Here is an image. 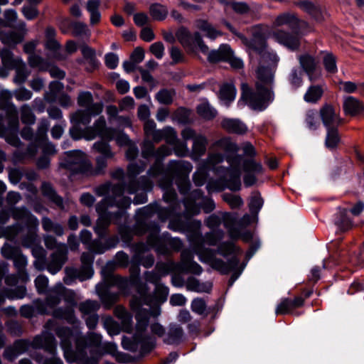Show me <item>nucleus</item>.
<instances>
[{
    "mask_svg": "<svg viewBox=\"0 0 364 364\" xmlns=\"http://www.w3.org/2000/svg\"><path fill=\"white\" fill-rule=\"evenodd\" d=\"M299 62L301 68L306 72L316 70L317 62L315 58L309 54H304L299 56Z\"/></svg>",
    "mask_w": 364,
    "mask_h": 364,
    "instance_id": "obj_64",
    "label": "nucleus"
},
{
    "mask_svg": "<svg viewBox=\"0 0 364 364\" xmlns=\"http://www.w3.org/2000/svg\"><path fill=\"white\" fill-rule=\"evenodd\" d=\"M184 338L183 328L176 323L170 324L167 334L164 338V343L168 345H178Z\"/></svg>",
    "mask_w": 364,
    "mask_h": 364,
    "instance_id": "obj_40",
    "label": "nucleus"
},
{
    "mask_svg": "<svg viewBox=\"0 0 364 364\" xmlns=\"http://www.w3.org/2000/svg\"><path fill=\"white\" fill-rule=\"evenodd\" d=\"M117 287L119 291L129 295L132 285V280L129 277H123L119 275L108 274L105 282L97 284L95 287L96 293L100 299L105 309H110L118 301L119 294L110 291L111 287Z\"/></svg>",
    "mask_w": 364,
    "mask_h": 364,
    "instance_id": "obj_10",
    "label": "nucleus"
},
{
    "mask_svg": "<svg viewBox=\"0 0 364 364\" xmlns=\"http://www.w3.org/2000/svg\"><path fill=\"white\" fill-rule=\"evenodd\" d=\"M237 220V213H223L220 215L212 214L209 215L204 221L205 225L210 229L218 228L221 223L227 229L230 239L237 240L241 236L240 230L235 226Z\"/></svg>",
    "mask_w": 364,
    "mask_h": 364,
    "instance_id": "obj_22",
    "label": "nucleus"
},
{
    "mask_svg": "<svg viewBox=\"0 0 364 364\" xmlns=\"http://www.w3.org/2000/svg\"><path fill=\"white\" fill-rule=\"evenodd\" d=\"M176 37L188 52H195L199 49L203 53H208V46L198 32L191 33L187 28L181 26L176 31Z\"/></svg>",
    "mask_w": 364,
    "mask_h": 364,
    "instance_id": "obj_24",
    "label": "nucleus"
},
{
    "mask_svg": "<svg viewBox=\"0 0 364 364\" xmlns=\"http://www.w3.org/2000/svg\"><path fill=\"white\" fill-rule=\"evenodd\" d=\"M12 217L16 223H20L26 228H36L39 222L38 218L34 216L25 206L11 207L9 208H2L0 210V224L7 223Z\"/></svg>",
    "mask_w": 364,
    "mask_h": 364,
    "instance_id": "obj_21",
    "label": "nucleus"
},
{
    "mask_svg": "<svg viewBox=\"0 0 364 364\" xmlns=\"http://www.w3.org/2000/svg\"><path fill=\"white\" fill-rule=\"evenodd\" d=\"M149 137L152 138V141L145 139L143 141L141 146V154L144 159H154V164L148 170V174L156 177L163 172V161L166 156L171 155L172 149L167 145H161L158 149H155L154 143H159L164 139V129H156Z\"/></svg>",
    "mask_w": 364,
    "mask_h": 364,
    "instance_id": "obj_9",
    "label": "nucleus"
},
{
    "mask_svg": "<svg viewBox=\"0 0 364 364\" xmlns=\"http://www.w3.org/2000/svg\"><path fill=\"white\" fill-rule=\"evenodd\" d=\"M68 26L72 28V34L74 36H80L87 33V25L82 22H71L69 19H65L60 24V30L63 33H66L68 30L65 26Z\"/></svg>",
    "mask_w": 364,
    "mask_h": 364,
    "instance_id": "obj_48",
    "label": "nucleus"
},
{
    "mask_svg": "<svg viewBox=\"0 0 364 364\" xmlns=\"http://www.w3.org/2000/svg\"><path fill=\"white\" fill-rule=\"evenodd\" d=\"M100 307L98 301L88 299L79 304V311L81 312L82 316L85 317L96 314Z\"/></svg>",
    "mask_w": 364,
    "mask_h": 364,
    "instance_id": "obj_63",
    "label": "nucleus"
},
{
    "mask_svg": "<svg viewBox=\"0 0 364 364\" xmlns=\"http://www.w3.org/2000/svg\"><path fill=\"white\" fill-rule=\"evenodd\" d=\"M1 252L4 258L13 260L20 280L24 283L28 282L29 274L26 270L28 259L23 255L21 249L16 246L4 244Z\"/></svg>",
    "mask_w": 364,
    "mask_h": 364,
    "instance_id": "obj_23",
    "label": "nucleus"
},
{
    "mask_svg": "<svg viewBox=\"0 0 364 364\" xmlns=\"http://www.w3.org/2000/svg\"><path fill=\"white\" fill-rule=\"evenodd\" d=\"M140 264L139 262L133 261L129 267V278L132 280V285L134 286L137 295L132 297L130 301V306L133 311L136 313L135 318L137 321L136 333L134 338L141 339L142 350L147 352L150 350L155 344V339L151 337H145L144 333L148 325L149 316H159L160 311L159 308L152 310L142 309V304H151L154 299V296L149 293V287L147 283L140 281Z\"/></svg>",
    "mask_w": 364,
    "mask_h": 364,
    "instance_id": "obj_5",
    "label": "nucleus"
},
{
    "mask_svg": "<svg viewBox=\"0 0 364 364\" xmlns=\"http://www.w3.org/2000/svg\"><path fill=\"white\" fill-rule=\"evenodd\" d=\"M163 198L166 203L169 204L168 208H163L156 203H150L148 205L137 209L136 216L142 220L151 218L156 213L159 219L162 222L166 221L168 218H170L169 222L172 219L176 218L178 208H180V202L177 198L176 191L166 188V191H164Z\"/></svg>",
    "mask_w": 364,
    "mask_h": 364,
    "instance_id": "obj_11",
    "label": "nucleus"
},
{
    "mask_svg": "<svg viewBox=\"0 0 364 364\" xmlns=\"http://www.w3.org/2000/svg\"><path fill=\"white\" fill-rule=\"evenodd\" d=\"M80 49L82 59L79 63L86 65L85 70L88 72H92L98 68L100 61L96 57L95 50L86 44L80 46Z\"/></svg>",
    "mask_w": 364,
    "mask_h": 364,
    "instance_id": "obj_34",
    "label": "nucleus"
},
{
    "mask_svg": "<svg viewBox=\"0 0 364 364\" xmlns=\"http://www.w3.org/2000/svg\"><path fill=\"white\" fill-rule=\"evenodd\" d=\"M52 316L55 318L65 320L73 326H77L76 324L79 323L73 306L57 308L53 311Z\"/></svg>",
    "mask_w": 364,
    "mask_h": 364,
    "instance_id": "obj_42",
    "label": "nucleus"
},
{
    "mask_svg": "<svg viewBox=\"0 0 364 364\" xmlns=\"http://www.w3.org/2000/svg\"><path fill=\"white\" fill-rule=\"evenodd\" d=\"M90 109H77L70 114V122L73 124L80 126L87 125L90 123L92 117L96 116Z\"/></svg>",
    "mask_w": 364,
    "mask_h": 364,
    "instance_id": "obj_47",
    "label": "nucleus"
},
{
    "mask_svg": "<svg viewBox=\"0 0 364 364\" xmlns=\"http://www.w3.org/2000/svg\"><path fill=\"white\" fill-rule=\"evenodd\" d=\"M18 125V110L14 105H11L8 107L5 117L0 114V136L5 137L7 142L14 146L21 144L16 136Z\"/></svg>",
    "mask_w": 364,
    "mask_h": 364,
    "instance_id": "obj_18",
    "label": "nucleus"
},
{
    "mask_svg": "<svg viewBox=\"0 0 364 364\" xmlns=\"http://www.w3.org/2000/svg\"><path fill=\"white\" fill-rule=\"evenodd\" d=\"M196 109L198 115L206 120L213 119L218 114L217 110L207 101L198 105Z\"/></svg>",
    "mask_w": 364,
    "mask_h": 364,
    "instance_id": "obj_61",
    "label": "nucleus"
},
{
    "mask_svg": "<svg viewBox=\"0 0 364 364\" xmlns=\"http://www.w3.org/2000/svg\"><path fill=\"white\" fill-rule=\"evenodd\" d=\"M296 5L315 19L318 21L322 19V11L319 5L308 0L298 1Z\"/></svg>",
    "mask_w": 364,
    "mask_h": 364,
    "instance_id": "obj_52",
    "label": "nucleus"
},
{
    "mask_svg": "<svg viewBox=\"0 0 364 364\" xmlns=\"http://www.w3.org/2000/svg\"><path fill=\"white\" fill-rule=\"evenodd\" d=\"M27 293L24 285H19L14 289L4 288L0 291V306L4 304L6 299L9 300H16L23 299Z\"/></svg>",
    "mask_w": 364,
    "mask_h": 364,
    "instance_id": "obj_39",
    "label": "nucleus"
},
{
    "mask_svg": "<svg viewBox=\"0 0 364 364\" xmlns=\"http://www.w3.org/2000/svg\"><path fill=\"white\" fill-rule=\"evenodd\" d=\"M70 134L74 140L85 139L87 141L100 136L103 140H111L114 136V131L106 126L104 117H100L92 126L81 129L80 126L73 124L70 129Z\"/></svg>",
    "mask_w": 364,
    "mask_h": 364,
    "instance_id": "obj_15",
    "label": "nucleus"
},
{
    "mask_svg": "<svg viewBox=\"0 0 364 364\" xmlns=\"http://www.w3.org/2000/svg\"><path fill=\"white\" fill-rule=\"evenodd\" d=\"M210 152L201 161L193 175L196 186H203L211 171L219 178L210 180L206 188L208 193L218 192L228 188L232 191L240 190V164L242 158L237 155L239 148L230 138L224 137L215 141L210 147Z\"/></svg>",
    "mask_w": 364,
    "mask_h": 364,
    "instance_id": "obj_2",
    "label": "nucleus"
},
{
    "mask_svg": "<svg viewBox=\"0 0 364 364\" xmlns=\"http://www.w3.org/2000/svg\"><path fill=\"white\" fill-rule=\"evenodd\" d=\"M49 127L50 122L48 119H41L38 124V129L36 132V136L35 138V141L42 149L43 155L48 156L50 155H54L56 153V149L55 145L53 144L51 142L48 141L47 132L48 131Z\"/></svg>",
    "mask_w": 364,
    "mask_h": 364,
    "instance_id": "obj_27",
    "label": "nucleus"
},
{
    "mask_svg": "<svg viewBox=\"0 0 364 364\" xmlns=\"http://www.w3.org/2000/svg\"><path fill=\"white\" fill-rule=\"evenodd\" d=\"M187 290L198 293H210L213 284L210 282H200L193 277H189L186 282Z\"/></svg>",
    "mask_w": 364,
    "mask_h": 364,
    "instance_id": "obj_44",
    "label": "nucleus"
},
{
    "mask_svg": "<svg viewBox=\"0 0 364 364\" xmlns=\"http://www.w3.org/2000/svg\"><path fill=\"white\" fill-rule=\"evenodd\" d=\"M114 314L121 321L125 331L129 332L132 328V315L122 305L115 306Z\"/></svg>",
    "mask_w": 364,
    "mask_h": 364,
    "instance_id": "obj_51",
    "label": "nucleus"
},
{
    "mask_svg": "<svg viewBox=\"0 0 364 364\" xmlns=\"http://www.w3.org/2000/svg\"><path fill=\"white\" fill-rule=\"evenodd\" d=\"M24 231V226L20 223L4 228L0 226V237H6L9 239L18 237Z\"/></svg>",
    "mask_w": 364,
    "mask_h": 364,
    "instance_id": "obj_57",
    "label": "nucleus"
},
{
    "mask_svg": "<svg viewBox=\"0 0 364 364\" xmlns=\"http://www.w3.org/2000/svg\"><path fill=\"white\" fill-rule=\"evenodd\" d=\"M196 27L205 33V36L214 40L218 36H221L222 33L215 29L212 24L203 19H198L195 21Z\"/></svg>",
    "mask_w": 364,
    "mask_h": 364,
    "instance_id": "obj_55",
    "label": "nucleus"
},
{
    "mask_svg": "<svg viewBox=\"0 0 364 364\" xmlns=\"http://www.w3.org/2000/svg\"><path fill=\"white\" fill-rule=\"evenodd\" d=\"M168 292V288L163 284H160L156 287L155 286L154 293L149 291L154 296L153 301L151 304H142L141 308L146 310H152L155 308L160 309L159 304L166 301ZM159 311H161V309H159Z\"/></svg>",
    "mask_w": 364,
    "mask_h": 364,
    "instance_id": "obj_36",
    "label": "nucleus"
},
{
    "mask_svg": "<svg viewBox=\"0 0 364 364\" xmlns=\"http://www.w3.org/2000/svg\"><path fill=\"white\" fill-rule=\"evenodd\" d=\"M77 103L80 107L90 109L94 114H100L103 109L102 103L93 102V97L90 92H80L77 97Z\"/></svg>",
    "mask_w": 364,
    "mask_h": 364,
    "instance_id": "obj_37",
    "label": "nucleus"
},
{
    "mask_svg": "<svg viewBox=\"0 0 364 364\" xmlns=\"http://www.w3.org/2000/svg\"><path fill=\"white\" fill-rule=\"evenodd\" d=\"M102 238L93 240L87 248L89 252H84L80 257L81 265L80 268L66 267L65 268V276L63 282L67 285L73 284L76 279L83 282L90 279L94 274L93 263L95 255H102L107 252L105 242Z\"/></svg>",
    "mask_w": 364,
    "mask_h": 364,
    "instance_id": "obj_7",
    "label": "nucleus"
},
{
    "mask_svg": "<svg viewBox=\"0 0 364 364\" xmlns=\"http://www.w3.org/2000/svg\"><path fill=\"white\" fill-rule=\"evenodd\" d=\"M164 140L170 145L173 146L174 153L178 156H185L188 153L186 144H178L177 134L175 129L171 127L164 128Z\"/></svg>",
    "mask_w": 364,
    "mask_h": 364,
    "instance_id": "obj_35",
    "label": "nucleus"
},
{
    "mask_svg": "<svg viewBox=\"0 0 364 364\" xmlns=\"http://www.w3.org/2000/svg\"><path fill=\"white\" fill-rule=\"evenodd\" d=\"M241 158L240 164V181L241 182L242 168L246 173L244 176V183L247 187H250L256 182L255 175L262 171V166L260 163L256 162L254 159H244V156L238 154Z\"/></svg>",
    "mask_w": 364,
    "mask_h": 364,
    "instance_id": "obj_28",
    "label": "nucleus"
},
{
    "mask_svg": "<svg viewBox=\"0 0 364 364\" xmlns=\"http://www.w3.org/2000/svg\"><path fill=\"white\" fill-rule=\"evenodd\" d=\"M296 15L294 13L284 12L277 16L274 19V26H287L292 30L293 26L296 23Z\"/></svg>",
    "mask_w": 364,
    "mask_h": 364,
    "instance_id": "obj_62",
    "label": "nucleus"
},
{
    "mask_svg": "<svg viewBox=\"0 0 364 364\" xmlns=\"http://www.w3.org/2000/svg\"><path fill=\"white\" fill-rule=\"evenodd\" d=\"M193 169L192 164L186 161L171 160L168 162L166 169L157 176H164L159 181V186L166 191V188L174 190L173 188V179L176 178V183L181 194L186 196L191 188V183L188 175Z\"/></svg>",
    "mask_w": 364,
    "mask_h": 364,
    "instance_id": "obj_8",
    "label": "nucleus"
},
{
    "mask_svg": "<svg viewBox=\"0 0 364 364\" xmlns=\"http://www.w3.org/2000/svg\"><path fill=\"white\" fill-rule=\"evenodd\" d=\"M265 42L262 41V48L257 49L260 55V60L257 70L256 90H253L247 83H242V94L238 102L239 105H247L252 109L258 112L264 110L269 105L273 80L272 72L273 60L271 54L265 51Z\"/></svg>",
    "mask_w": 364,
    "mask_h": 364,
    "instance_id": "obj_6",
    "label": "nucleus"
},
{
    "mask_svg": "<svg viewBox=\"0 0 364 364\" xmlns=\"http://www.w3.org/2000/svg\"><path fill=\"white\" fill-rule=\"evenodd\" d=\"M33 346V341L27 339H18L14 341L13 345L7 346L4 351V357L9 361H14L20 355L26 353L30 346Z\"/></svg>",
    "mask_w": 364,
    "mask_h": 364,
    "instance_id": "obj_32",
    "label": "nucleus"
},
{
    "mask_svg": "<svg viewBox=\"0 0 364 364\" xmlns=\"http://www.w3.org/2000/svg\"><path fill=\"white\" fill-rule=\"evenodd\" d=\"M155 269L161 276L165 277L171 272H186L199 275L203 272L202 267L193 260V255L190 250H183L181 253V261L175 262L169 260L158 262Z\"/></svg>",
    "mask_w": 364,
    "mask_h": 364,
    "instance_id": "obj_14",
    "label": "nucleus"
},
{
    "mask_svg": "<svg viewBox=\"0 0 364 364\" xmlns=\"http://www.w3.org/2000/svg\"><path fill=\"white\" fill-rule=\"evenodd\" d=\"M257 217V215L245 214L242 218L238 220L237 219L235 226L240 230L241 238L243 241L248 242L252 237V233L250 231L242 232V230L249 225Z\"/></svg>",
    "mask_w": 364,
    "mask_h": 364,
    "instance_id": "obj_53",
    "label": "nucleus"
},
{
    "mask_svg": "<svg viewBox=\"0 0 364 364\" xmlns=\"http://www.w3.org/2000/svg\"><path fill=\"white\" fill-rule=\"evenodd\" d=\"M94 192L97 196H104L95 208L99 217L94 227V231L97 236L103 238L107 234L112 221L119 224L120 219L125 217L126 210L130 207L132 200L124 196V188L122 185L113 184L109 181L95 187Z\"/></svg>",
    "mask_w": 364,
    "mask_h": 364,
    "instance_id": "obj_3",
    "label": "nucleus"
},
{
    "mask_svg": "<svg viewBox=\"0 0 364 364\" xmlns=\"http://www.w3.org/2000/svg\"><path fill=\"white\" fill-rule=\"evenodd\" d=\"M343 109L346 115L353 117L360 114L364 109V105L355 97L347 96L344 97Z\"/></svg>",
    "mask_w": 364,
    "mask_h": 364,
    "instance_id": "obj_41",
    "label": "nucleus"
},
{
    "mask_svg": "<svg viewBox=\"0 0 364 364\" xmlns=\"http://www.w3.org/2000/svg\"><path fill=\"white\" fill-rule=\"evenodd\" d=\"M208 60L210 63L226 61L231 57V48L228 44L221 45L218 50L208 51Z\"/></svg>",
    "mask_w": 364,
    "mask_h": 364,
    "instance_id": "obj_43",
    "label": "nucleus"
},
{
    "mask_svg": "<svg viewBox=\"0 0 364 364\" xmlns=\"http://www.w3.org/2000/svg\"><path fill=\"white\" fill-rule=\"evenodd\" d=\"M181 136L184 141L192 140L191 158L198 161L206 152L208 139L205 136L197 134L196 132L190 127H186L181 132Z\"/></svg>",
    "mask_w": 364,
    "mask_h": 364,
    "instance_id": "obj_25",
    "label": "nucleus"
},
{
    "mask_svg": "<svg viewBox=\"0 0 364 364\" xmlns=\"http://www.w3.org/2000/svg\"><path fill=\"white\" fill-rule=\"evenodd\" d=\"M132 252L134 253L132 260L139 262L145 268H150L154 264V257L151 254L146 256L142 255L149 250V247L144 242H140L133 244L130 246Z\"/></svg>",
    "mask_w": 364,
    "mask_h": 364,
    "instance_id": "obj_31",
    "label": "nucleus"
},
{
    "mask_svg": "<svg viewBox=\"0 0 364 364\" xmlns=\"http://www.w3.org/2000/svg\"><path fill=\"white\" fill-rule=\"evenodd\" d=\"M65 156L60 161V166L72 174L82 173L87 175L92 169V164L86 154L80 150H72L65 153Z\"/></svg>",
    "mask_w": 364,
    "mask_h": 364,
    "instance_id": "obj_19",
    "label": "nucleus"
},
{
    "mask_svg": "<svg viewBox=\"0 0 364 364\" xmlns=\"http://www.w3.org/2000/svg\"><path fill=\"white\" fill-rule=\"evenodd\" d=\"M68 254L67 245H62L50 255L48 260L46 259V257L35 259L33 266L38 271L46 269L51 274H55L61 270L67 262Z\"/></svg>",
    "mask_w": 364,
    "mask_h": 364,
    "instance_id": "obj_20",
    "label": "nucleus"
},
{
    "mask_svg": "<svg viewBox=\"0 0 364 364\" xmlns=\"http://www.w3.org/2000/svg\"><path fill=\"white\" fill-rule=\"evenodd\" d=\"M274 39L291 50H299L301 42L300 36L296 33H290L282 30L274 31Z\"/></svg>",
    "mask_w": 364,
    "mask_h": 364,
    "instance_id": "obj_33",
    "label": "nucleus"
},
{
    "mask_svg": "<svg viewBox=\"0 0 364 364\" xmlns=\"http://www.w3.org/2000/svg\"><path fill=\"white\" fill-rule=\"evenodd\" d=\"M2 65L5 68L14 69L21 62V58H14L12 52L8 48H4L1 50L0 55Z\"/></svg>",
    "mask_w": 364,
    "mask_h": 364,
    "instance_id": "obj_58",
    "label": "nucleus"
},
{
    "mask_svg": "<svg viewBox=\"0 0 364 364\" xmlns=\"http://www.w3.org/2000/svg\"><path fill=\"white\" fill-rule=\"evenodd\" d=\"M175 96L174 89L163 88L156 92L155 99L161 105H170L173 103Z\"/></svg>",
    "mask_w": 364,
    "mask_h": 364,
    "instance_id": "obj_60",
    "label": "nucleus"
},
{
    "mask_svg": "<svg viewBox=\"0 0 364 364\" xmlns=\"http://www.w3.org/2000/svg\"><path fill=\"white\" fill-rule=\"evenodd\" d=\"M100 4L101 1L100 0H88L87 1L86 9L90 14V23L92 26L96 25L100 22Z\"/></svg>",
    "mask_w": 364,
    "mask_h": 364,
    "instance_id": "obj_49",
    "label": "nucleus"
},
{
    "mask_svg": "<svg viewBox=\"0 0 364 364\" xmlns=\"http://www.w3.org/2000/svg\"><path fill=\"white\" fill-rule=\"evenodd\" d=\"M319 115L325 128L339 127L343 123V119L330 104H324L320 108Z\"/></svg>",
    "mask_w": 364,
    "mask_h": 364,
    "instance_id": "obj_30",
    "label": "nucleus"
},
{
    "mask_svg": "<svg viewBox=\"0 0 364 364\" xmlns=\"http://www.w3.org/2000/svg\"><path fill=\"white\" fill-rule=\"evenodd\" d=\"M146 167V164L144 161L138 163H130L127 166V178L128 183L127 184L119 183L124 188V191L126 189L127 193L129 194H134L139 190L144 191H149L152 189L153 182L150 178H154L148 174L146 176H142L139 179H136V177L142 173Z\"/></svg>",
    "mask_w": 364,
    "mask_h": 364,
    "instance_id": "obj_16",
    "label": "nucleus"
},
{
    "mask_svg": "<svg viewBox=\"0 0 364 364\" xmlns=\"http://www.w3.org/2000/svg\"><path fill=\"white\" fill-rule=\"evenodd\" d=\"M157 318L158 316H153L152 315L149 316V320L150 318ZM148 324H149V321H148ZM137 323H136V326ZM136 333V327L135 328V332L132 338H128L127 336H123L122 339V346L124 350L133 352V353H139L141 356H144L148 353H149L155 347L156 344V338L154 336H156L159 338L165 336L166 329L165 328L158 322L151 323L150 325H147L146 328V332L144 333V338L145 337H151L155 339L154 346L149 351L144 352L141 348V339H136L134 338L135 334Z\"/></svg>",
    "mask_w": 364,
    "mask_h": 364,
    "instance_id": "obj_17",
    "label": "nucleus"
},
{
    "mask_svg": "<svg viewBox=\"0 0 364 364\" xmlns=\"http://www.w3.org/2000/svg\"><path fill=\"white\" fill-rule=\"evenodd\" d=\"M304 299L301 296L295 297L294 299H284L277 306L275 313L277 315L291 314L295 309L304 305Z\"/></svg>",
    "mask_w": 364,
    "mask_h": 364,
    "instance_id": "obj_38",
    "label": "nucleus"
},
{
    "mask_svg": "<svg viewBox=\"0 0 364 364\" xmlns=\"http://www.w3.org/2000/svg\"><path fill=\"white\" fill-rule=\"evenodd\" d=\"M338 127L326 128V136L325 139V146L330 150L336 149L341 142V136Z\"/></svg>",
    "mask_w": 364,
    "mask_h": 364,
    "instance_id": "obj_56",
    "label": "nucleus"
},
{
    "mask_svg": "<svg viewBox=\"0 0 364 364\" xmlns=\"http://www.w3.org/2000/svg\"><path fill=\"white\" fill-rule=\"evenodd\" d=\"M348 210L344 208H338L337 218L335 221L336 225L342 232H346L353 227V221L348 217Z\"/></svg>",
    "mask_w": 364,
    "mask_h": 364,
    "instance_id": "obj_50",
    "label": "nucleus"
},
{
    "mask_svg": "<svg viewBox=\"0 0 364 364\" xmlns=\"http://www.w3.org/2000/svg\"><path fill=\"white\" fill-rule=\"evenodd\" d=\"M201 226L200 220H182L178 218L172 219L168 228L173 231L186 234L193 250L202 262L208 264L222 274H228L235 270L240 263L237 256L242 253L240 247L232 241L220 243L216 250L205 247V244L217 245L223 239L224 232L221 230L210 231L203 235Z\"/></svg>",
    "mask_w": 364,
    "mask_h": 364,
    "instance_id": "obj_1",
    "label": "nucleus"
},
{
    "mask_svg": "<svg viewBox=\"0 0 364 364\" xmlns=\"http://www.w3.org/2000/svg\"><path fill=\"white\" fill-rule=\"evenodd\" d=\"M55 333L60 339V346L67 362L98 364L102 353L98 350L90 348V356H88L87 348L101 346L102 336L100 334L90 332L86 336H82L77 326L72 328L65 326L58 327Z\"/></svg>",
    "mask_w": 364,
    "mask_h": 364,
    "instance_id": "obj_4",
    "label": "nucleus"
},
{
    "mask_svg": "<svg viewBox=\"0 0 364 364\" xmlns=\"http://www.w3.org/2000/svg\"><path fill=\"white\" fill-rule=\"evenodd\" d=\"M56 321L49 319L45 324V331L41 335L36 336L33 339L34 348H43L52 356L45 358L42 355H36L33 359L39 364H63V360L56 356V341L54 335L50 332L56 330Z\"/></svg>",
    "mask_w": 364,
    "mask_h": 364,
    "instance_id": "obj_12",
    "label": "nucleus"
},
{
    "mask_svg": "<svg viewBox=\"0 0 364 364\" xmlns=\"http://www.w3.org/2000/svg\"><path fill=\"white\" fill-rule=\"evenodd\" d=\"M324 90L321 85H311L304 95V100L309 103L316 104L323 97Z\"/></svg>",
    "mask_w": 364,
    "mask_h": 364,
    "instance_id": "obj_54",
    "label": "nucleus"
},
{
    "mask_svg": "<svg viewBox=\"0 0 364 364\" xmlns=\"http://www.w3.org/2000/svg\"><path fill=\"white\" fill-rule=\"evenodd\" d=\"M41 189L43 196L47 198L50 202L53 203L60 209H64L63 198L57 194L50 183L43 182Z\"/></svg>",
    "mask_w": 364,
    "mask_h": 364,
    "instance_id": "obj_45",
    "label": "nucleus"
},
{
    "mask_svg": "<svg viewBox=\"0 0 364 364\" xmlns=\"http://www.w3.org/2000/svg\"><path fill=\"white\" fill-rule=\"evenodd\" d=\"M221 126L228 132L237 134H244L247 129L246 125L237 119H224Z\"/></svg>",
    "mask_w": 364,
    "mask_h": 364,
    "instance_id": "obj_46",
    "label": "nucleus"
},
{
    "mask_svg": "<svg viewBox=\"0 0 364 364\" xmlns=\"http://www.w3.org/2000/svg\"><path fill=\"white\" fill-rule=\"evenodd\" d=\"M235 95L236 89L233 85L227 83L220 87L219 97L227 106L235 100Z\"/></svg>",
    "mask_w": 364,
    "mask_h": 364,
    "instance_id": "obj_59",
    "label": "nucleus"
},
{
    "mask_svg": "<svg viewBox=\"0 0 364 364\" xmlns=\"http://www.w3.org/2000/svg\"><path fill=\"white\" fill-rule=\"evenodd\" d=\"M72 306H75V293L72 290L65 289L61 284H57L46 296V301L50 308L58 306L62 299Z\"/></svg>",
    "mask_w": 364,
    "mask_h": 364,
    "instance_id": "obj_26",
    "label": "nucleus"
},
{
    "mask_svg": "<svg viewBox=\"0 0 364 364\" xmlns=\"http://www.w3.org/2000/svg\"><path fill=\"white\" fill-rule=\"evenodd\" d=\"M149 233L146 240L148 247L154 248L159 255H168L169 250L165 243L164 239L159 236L160 228L156 223H154L149 230Z\"/></svg>",
    "mask_w": 364,
    "mask_h": 364,
    "instance_id": "obj_29",
    "label": "nucleus"
},
{
    "mask_svg": "<svg viewBox=\"0 0 364 364\" xmlns=\"http://www.w3.org/2000/svg\"><path fill=\"white\" fill-rule=\"evenodd\" d=\"M182 202L185 210L182 213H180L178 210L176 219L192 220L193 216L200 214V210L205 213H210L215 208L213 200L204 196L203 191L200 189L192 191L183 198Z\"/></svg>",
    "mask_w": 364,
    "mask_h": 364,
    "instance_id": "obj_13",
    "label": "nucleus"
}]
</instances>
